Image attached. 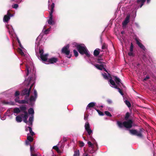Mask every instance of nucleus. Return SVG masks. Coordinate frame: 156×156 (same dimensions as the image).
<instances>
[{
	"instance_id": "obj_53",
	"label": "nucleus",
	"mask_w": 156,
	"mask_h": 156,
	"mask_svg": "<svg viewBox=\"0 0 156 156\" xmlns=\"http://www.w3.org/2000/svg\"><path fill=\"white\" fill-rule=\"evenodd\" d=\"M30 146V150L31 152L33 151L34 150V148L32 147L31 145Z\"/></svg>"
},
{
	"instance_id": "obj_46",
	"label": "nucleus",
	"mask_w": 156,
	"mask_h": 156,
	"mask_svg": "<svg viewBox=\"0 0 156 156\" xmlns=\"http://www.w3.org/2000/svg\"><path fill=\"white\" fill-rule=\"evenodd\" d=\"M16 98L15 99V101L16 102H17L19 103V101H20L19 99V98L18 96L16 97Z\"/></svg>"
},
{
	"instance_id": "obj_56",
	"label": "nucleus",
	"mask_w": 156,
	"mask_h": 156,
	"mask_svg": "<svg viewBox=\"0 0 156 156\" xmlns=\"http://www.w3.org/2000/svg\"><path fill=\"white\" fill-rule=\"evenodd\" d=\"M98 63H99V64H102V63H104V62H101V61H99V59H98Z\"/></svg>"
},
{
	"instance_id": "obj_6",
	"label": "nucleus",
	"mask_w": 156,
	"mask_h": 156,
	"mask_svg": "<svg viewBox=\"0 0 156 156\" xmlns=\"http://www.w3.org/2000/svg\"><path fill=\"white\" fill-rule=\"evenodd\" d=\"M77 49L80 54L82 55L85 54L88 57H90V55L88 50L85 46H83L82 44L78 45Z\"/></svg>"
},
{
	"instance_id": "obj_4",
	"label": "nucleus",
	"mask_w": 156,
	"mask_h": 156,
	"mask_svg": "<svg viewBox=\"0 0 156 156\" xmlns=\"http://www.w3.org/2000/svg\"><path fill=\"white\" fill-rule=\"evenodd\" d=\"M133 121L131 119H129L122 122L120 121H117V124L119 127L122 128L124 127L127 129H130L132 127Z\"/></svg>"
},
{
	"instance_id": "obj_51",
	"label": "nucleus",
	"mask_w": 156,
	"mask_h": 156,
	"mask_svg": "<svg viewBox=\"0 0 156 156\" xmlns=\"http://www.w3.org/2000/svg\"><path fill=\"white\" fill-rule=\"evenodd\" d=\"M88 115H85L84 116V119L85 120H87V119Z\"/></svg>"
},
{
	"instance_id": "obj_30",
	"label": "nucleus",
	"mask_w": 156,
	"mask_h": 156,
	"mask_svg": "<svg viewBox=\"0 0 156 156\" xmlns=\"http://www.w3.org/2000/svg\"><path fill=\"white\" fill-rule=\"evenodd\" d=\"M130 116V114L129 112H127L126 114V115L125 116L124 119L126 120H128V119Z\"/></svg>"
},
{
	"instance_id": "obj_50",
	"label": "nucleus",
	"mask_w": 156,
	"mask_h": 156,
	"mask_svg": "<svg viewBox=\"0 0 156 156\" xmlns=\"http://www.w3.org/2000/svg\"><path fill=\"white\" fill-rule=\"evenodd\" d=\"M107 101L108 104H111L112 102V100L110 99L107 100Z\"/></svg>"
},
{
	"instance_id": "obj_26",
	"label": "nucleus",
	"mask_w": 156,
	"mask_h": 156,
	"mask_svg": "<svg viewBox=\"0 0 156 156\" xmlns=\"http://www.w3.org/2000/svg\"><path fill=\"white\" fill-rule=\"evenodd\" d=\"M94 66L98 69L100 70H102L103 69V65L102 64L99 65L98 64H95Z\"/></svg>"
},
{
	"instance_id": "obj_42",
	"label": "nucleus",
	"mask_w": 156,
	"mask_h": 156,
	"mask_svg": "<svg viewBox=\"0 0 156 156\" xmlns=\"http://www.w3.org/2000/svg\"><path fill=\"white\" fill-rule=\"evenodd\" d=\"M79 144L80 147H83L84 146V144L82 141H79Z\"/></svg>"
},
{
	"instance_id": "obj_37",
	"label": "nucleus",
	"mask_w": 156,
	"mask_h": 156,
	"mask_svg": "<svg viewBox=\"0 0 156 156\" xmlns=\"http://www.w3.org/2000/svg\"><path fill=\"white\" fill-rule=\"evenodd\" d=\"M109 82L113 86L115 85V83L114 80H113L112 79L109 80Z\"/></svg>"
},
{
	"instance_id": "obj_1",
	"label": "nucleus",
	"mask_w": 156,
	"mask_h": 156,
	"mask_svg": "<svg viewBox=\"0 0 156 156\" xmlns=\"http://www.w3.org/2000/svg\"><path fill=\"white\" fill-rule=\"evenodd\" d=\"M26 70L27 72L26 73L27 76H28L29 74H32V76L28 78L27 80H25V83H27V85L31 84L30 88L28 90L25 89L23 90L22 94L23 95H26L25 99L29 98L31 89L35 83L34 77L35 76V70L34 66H31V69L27 65H26Z\"/></svg>"
},
{
	"instance_id": "obj_38",
	"label": "nucleus",
	"mask_w": 156,
	"mask_h": 156,
	"mask_svg": "<svg viewBox=\"0 0 156 156\" xmlns=\"http://www.w3.org/2000/svg\"><path fill=\"white\" fill-rule=\"evenodd\" d=\"M102 75L103 77L106 79H108V76L107 75V74L106 73H104L102 74Z\"/></svg>"
},
{
	"instance_id": "obj_15",
	"label": "nucleus",
	"mask_w": 156,
	"mask_h": 156,
	"mask_svg": "<svg viewBox=\"0 0 156 156\" xmlns=\"http://www.w3.org/2000/svg\"><path fill=\"white\" fill-rule=\"evenodd\" d=\"M135 40L136 41V43L139 46V47L141 49L143 50L144 51H146L147 49L145 48V46L141 43L139 42L138 39H136Z\"/></svg>"
},
{
	"instance_id": "obj_59",
	"label": "nucleus",
	"mask_w": 156,
	"mask_h": 156,
	"mask_svg": "<svg viewBox=\"0 0 156 156\" xmlns=\"http://www.w3.org/2000/svg\"><path fill=\"white\" fill-rule=\"evenodd\" d=\"M1 119L2 120H4L5 119V118L4 117H1Z\"/></svg>"
},
{
	"instance_id": "obj_35",
	"label": "nucleus",
	"mask_w": 156,
	"mask_h": 156,
	"mask_svg": "<svg viewBox=\"0 0 156 156\" xmlns=\"http://www.w3.org/2000/svg\"><path fill=\"white\" fill-rule=\"evenodd\" d=\"M107 45L105 43H104L103 44L101 48L102 49H105L107 48Z\"/></svg>"
},
{
	"instance_id": "obj_49",
	"label": "nucleus",
	"mask_w": 156,
	"mask_h": 156,
	"mask_svg": "<svg viewBox=\"0 0 156 156\" xmlns=\"http://www.w3.org/2000/svg\"><path fill=\"white\" fill-rule=\"evenodd\" d=\"M81 44H78L76 43H74L73 44V45L76 47V49H77V47L78 45H80Z\"/></svg>"
},
{
	"instance_id": "obj_29",
	"label": "nucleus",
	"mask_w": 156,
	"mask_h": 156,
	"mask_svg": "<svg viewBox=\"0 0 156 156\" xmlns=\"http://www.w3.org/2000/svg\"><path fill=\"white\" fill-rule=\"evenodd\" d=\"M86 131L87 132L89 136H90L91 134L92 133V131L90 129H88L86 130Z\"/></svg>"
},
{
	"instance_id": "obj_55",
	"label": "nucleus",
	"mask_w": 156,
	"mask_h": 156,
	"mask_svg": "<svg viewBox=\"0 0 156 156\" xmlns=\"http://www.w3.org/2000/svg\"><path fill=\"white\" fill-rule=\"evenodd\" d=\"M88 154H87L86 153V152H85L83 154V156H88Z\"/></svg>"
},
{
	"instance_id": "obj_25",
	"label": "nucleus",
	"mask_w": 156,
	"mask_h": 156,
	"mask_svg": "<svg viewBox=\"0 0 156 156\" xmlns=\"http://www.w3.org/2000/svg\"><path fill=\"white\" fill-rule=\"evenodd\" d=\"M20 112V108H15L13 109V113L15 115H15V114H17Z\"/></svg>"
},
{
	"instance_id": "obj_8",
	"label": "nucleus",
	"mask_w": 156,
	"mask_h": 156,
	"mask_svg": "<svg viewBox=\"0 0 156 156\" xmlns=\"http://www.w3.org/2000/svg\"><path fill=\"white\" fill-rule=\"evenodd\" d=\"M50 31V28H48L46 30H44L43 29L42 30V32L40 34V35L37 38L36 40V41L35 42V46H37V45H38V46L39 47L40 46V42L41 41V39L43 36V34L44 33L45 34H47Z\"/></svg>"
},
{
	"instance_id": "obj_24",
	"label": "nucleus",
	"mask_w": 156,
	"mask_h": 156,
	"mask_svg": "<svg viewBox=\"0 0 156 156\" xmlns=\"http://www.w3.org/2000/svg\"><path fill=\"white\" fill-rule=\"evenodd\" d=\"M114 77L115 78V81L118 85H119L120 83L122 84V83L121 82V80L119 78L115 76H114Z\"/></svg>"
},
{
	"instance_id": "obj_64",
	"label": "nucleus",
	"mask_w": 156,
	"mask_h": 156,
	"mask_svg": "<svg viewBox=\"0 0 156 156\" xmlns=\"http://www.w3.org/2000/svg\"><path fill=\"white\" fill-rule=\"evenodd\" d=\"M121 34H124V31H122V32H121Z\"/></svg>"
},
{
	"instance_id": "obj_36",
	"label": "nucleus",
	"mask_w": 156,
	"mask_h": 156,
	"mask_svg": "<svg viewBox=\"0 0 156 156\" xmlns=\"http://www.w3.org/2000/svg\"><path fill=\"white\" fill-rule=\"evenodd\" d=\"M95 109L96 110V111L98 112V114L100 115H101V116H103L104 115V114L103 112H102L100 111V110H98V109Z\"/></svg>"
},
{
	"instance_id": "obj_11",
	"label": "nucleus",
	"mask_w": 156,
	"mask_h": 156,
	"mask_svg": "<svg viewBox=\"0 0 156 156\" xmlns=\"http://www.w3.org/2000/svg\"><path fill=\"white\" fill-rule=\"evenodd\" d=\"M69 45L67 44L64 46L62 50V53L66 55V56L68 58H70L72 56V54L70 53V51L69 50Z\"/></svg>"
},
{
	"instance_id": "obj_58",
	"label": "nucleus",
	"mask_w": 156,
	"mask_h": 156,
	"mask_svg": "<svg viewBox=\"0 0 156 156\" xmlns=\"http://www.w3.org/2000/svg\"><path fill=\"white\" fill-rule=\"evenodd\" d=\"M26 144L27 145H28L30 144L29 143V141L27 140L26 142Z\"/></svg>"
},
{
	"instance_id": "obj_62",
	"label": "nucleus",
	"mask_w": 156,
	"mask_h": 156,
	"mask_svg": "<svg viewBox=\"0 0 156 156\" xmlns=\"http://www.w3.org/2000/svg\"><path fill=\"white\" fill-rule=\"evenodd\" d=\"M63 140L65 141H66V138H63Z\"/></svg>"
},
{
	"instance_id": "obj_14",
	"label": "nucleus",
	"mask_w": 156,
	"mask_h": 156,
	"mask_svg": "<svg viewBox=\"0 0 156 156\" xmlns=\"http://www.w3.org/2000/svg\"><path fill=\"white\" fill-rule=\"evenodd\" d=\"M135 40L136 41V43L139 46V47L141 49L143 50L144 51H146L147 49L145 48V46L141 43L139 42L138 39H136Z\"/></svg>"
},
{
	"instance_id": "obj_31",
	"label": "nucleus",
	"mask_w": 156,
	"mask_h": 156,
	"mask_svg": "<svg viewBox=\"0 0 156 156\" xmlns=\"http://www.w3.org/2000/svg\"><path fill=\"white\" fill-rule=\"evenodd\" d=\"M125 102L126 105L129 108L130 107H131V104L129 101L127 100H126Z\"/></svg>"
},
{
	"instance_id": "obj_52",
	"label": "nucleus",
	"mask_w": 156,
	"mask_h": 156,
	"mask_svg": "<svg viewBox=\"0 0 156 156\" xmlns=\"http://www.w3.org/2000/svg\"><path fill=\"white\" fill-rule=\"evenodd\" d=\"M93 147L92 148V150H90V151H88V152L90 153H93L94 152V151L93 149Z\"/></svg>"
},
{
	"instance_id": "obj_23",
	"label": "nucleus",
	"mask_w": 156,
	"mask_h": 156,
	"mask_svg": "<svg viewBox=\"0 0 156 156\" xmlns=\"http://www.w3.org/2000/svg\"><path fill=\"white\" fill-rule=\"evenodd\" d=\"M28 126L27 127H26V131H27L28 129H29V131L30 134L32 136H34L35 134L32 131V129L31 128V127L30 126Z\"/></svg>"
},
{
	"instance_id": "obj_21",
	"label": "nucleus",
	"mask_w": 156,
	"mask_h": 156,
	"mask_svg": "<svg viewBox=\"0 0 156 156\" xmlns=\"http://www.w3.org/2000/svg\"><path fill=\"white\" fill-rule=\"evenodd\" d=\"M102 51L99 48H96L94 51V55L95 56H97L99 55L100 51Z\"/></svg>"
},
{
	"instance_id": "obj_5",
	"label": "nucleus",
	"mask_w": 156,
	"mask_h": 156,
	"mask_svg": "<svg viewBox=\"0 0 156 156\" xmlns=\"http://www.w3.org/2000/svg\"><path fill=\"white\" fill-rule=\"evenodd\" d=\"M34 96H31L29 99L28 98L26 99L25 98V100H20L19 101V104H25L28 103L29 101L31 104H32L33 102H35L37 97V91L36 90H34Z\"/></svg>"
},
{
	"instance_id": "obj_41",
	"label": "nucleus",
	"mask_w": 156,
	"mask_h": 156,
	"mask_svg": "<svg viewBox=\"0 0 156 156\" xmlns=\"http://www.w3.org/2000/svg\"><path fill=\"white\" fill-rule=\"evenodd\" d=\"M12 7L13 8L17 9L18 7V5L17 4H15L12 5Z\"/></svg>"
},
{
	"instance_id": "obj_13",
	"label": "nucleus",
	"mask_w": 156,
	"mask_h": 156,
	"mask_svg": "<svg viewBox=\"0 0 156 156\" xmlns=\"http://www.w3.org/2000/svg\"><path fill=\"white\" fill-rule=\"evenodd\" d=\"M9 13V11H8L7 14L5 15L3 18V21L4 23H7L10 20V17L12 16Z\"/></svg>"
},
{
	"instance_id": "obj_47",
	"label": "nucleus",
	"mask_w": 156,
	"mask_h": 156,
	"mask_svg": "<svg viewBox=\"0 0 156 156\" xmlns=\"http://www.w3.org/2000/svg\"><path fill=\"white\" fill-rule=\"evenodd\" d=\"M118 91L119 92V93L122 95H124V94L122 92L120 88H119L118 89Z\"/></svg>"
},
{
	"instance_id": "obj_2",
	"label": "nucleus",
	"mask_w": 156,
	"mask_h": 156,
	"mask_svg": "<svg viewBox=\"0 0 156 156\" xmlns=\"http://www.w3.org/2000/svg\"><path fill=\"white\" fill-rule=\"evenodd\" d=\"M35 50L36 55L38 58L41 60L45 64L54 63L58 61L57 58L55 57L48 59V54H44L43 48L42 47H39L38 45L35 47Z\"/></svg>"
},
{
	"instance_id": "obj_7",
	"label": "nucleus",
	"mask_w": 156,
	"mask_h": 156,
	"mask_svg": "<svg viewBox=\"0 0 156 156\" xmlns=\"http://www.w3.org/2000/svg\"><path fill=\"white\" fill-rule=\"evenodd\" d=\"M17 41L20 47L21 48H18V52L22 56L24 57V59H26L27 58L29 59L30 57L28 56V55L27 54L24 53H26L27 51L22 46L20 40L18 38H17Z\"/></svg>"
},
{
	"instance_id": "obj_19",
	"label": "nucleus",
	"mask_w": 156,
	"mask_h": 156,
	"mask_svg": "<svg viewBox=\"0 0 156 156\" xmlns=\"http://www.w3.org/2000/svg\"><path fill=\"white\" fill-rule=\"evenodd\" d=\"M95 105V103L94 102H92L89 103L87 105L86 108V109L88 110L89 109L91 110V108L93 107Z\"/></svg>"
},
{
	"instance_id": "obj_40",
	"label": "nucleus",
	"mask_w": 156,
	"mask_h": 156,
	"mask_svg": "<svg viewBox=\"0 0 156 156\" xmlns=\"http://www.w3.org/2000/svg\"><path fill=\"white\" fill-rule=\"evenodd\" d=\"M58 145L53 147V149L55 150L57 152H58Z\"/></svg>"
},
{
	"instance_id": "obj_48",
	"label": "nucleus",
	"mask_w": 156,
	"mask_h": 156,
	"mask_svg": "<svg viewBox=\"0 0 156 156\" xmlns=\"http://www.w3.org/2000/svg\"><path fill=\"white\" fill-rule=\"evenodd\" d=\"M150 78V77L149 76H147L144 79L143 81H145L149 79Z\"/></svg>"
},
{
	"instance_id": "obj_57",
	"label": "nucleus",
	"mask_w": 156,
	"mask_h": 156,
	"mask_svg": "<svg viewBox=\"0 0 156 156\" xmlns=\"http://www.w3.org/2000/svg\"><path fill=\"white\" fill-rule=\"evenodd\" d=\"M31 156H37V155L36 154H33L32 153H31Z\"/></svg>"
},
{
	"instance_id": "obj_20",
	"label": "nucleus",
	"mask_w": 156,
	"mask_h": 156,
	"mask_svg": "<svg viewBox=\"0 0 156 156\" xmlns=\"http://www.w3.org/2000/svg\"><path fill=\"white\" fill-rule=\"evenodd\" d=\"M146 0H137L136 1L137 3L139 5V6L141 8L144 5Z\"/></svg>"
},
{
	"instance_id": "obj_16",
	"label": "nucleus",
	"mask_w": 156,
	"mask_h": 156,
	"mask_svg": "<svg viewBox=\"0 0 156 156\" xmlns=\"http://www.w3.org/2000/svg\"><path fill=\"white\" fill-rule=\"evenodd\" d=\"M135 40L136 41V43L139 46V47L141 49L143 50L144 51H146L147 49L145 48V46L141 43L139 42L138 39H136Z\"/></svg>"
},
{
	"instance_id": "obj_12",
	"label": "nucleus",
	"mask_w": 156,
	"mask_h": 156,
	"mask_svg": "<svg viewBox=\"0 0 156 156\" xmlns=\"http://www.w3.org/2000/svg\"><path fill=\"white\" fill-rule=\"evenodd\" d=\"M20 111L23 112L24 113L23 117V122L26 123H28L27 119L28 117V115L27 112L26 111L27 107L25 106H21L20 107Z\"/></svg>"
},
{
	"instance_id": "obj_39",
	"label": "nucleus",
	"mask_w": 156,
	"mask_h": 156,
	"mask_svg": "<svg viewBox=\"0 0 156 156\" xmlns=\"http://www.w3.org/2000/svg\"><path fill=\"white\" fill-rule=\"evenodd\" d=\"M128 55L129 56L131 57H134V54L133 53L132 51H130L128 53Z\"/></svg>"
},
{
	"instance_id": "obj_34",
	"label": "nucleus",
	"mask_w": 156,
	"mask_h": 156,
	"mask_svg": "<svg viewBox=\"0 0 156 156\" xmlns=\"http://www.w3.org/2000/svg\"><path fill=\"white\" fill-rule=\"evenodd\" d=\"M73 53L74 54V55H75V56L76 57H77L78 56V55H79L78 53V52L75 49L74 50H73Z\"/></svg>"
},
{
	"instance_id": "obj_18",
	"label": "nucleus",
	"mask_w": 156,
	"mask_h": 156,
	"mask_svg": "<svg viewBox=\"0 0 156 156\" xmlns=\"http://www.w3.org/2000/svg\"><path fill=\"white\" fill-rule=\"evenodd\" d=\"M129 17L130 16H128L126 17L125 19L122 23L123 26H126L129 22Z\"/></svg>"
},
{
	"instance_id": "obj_44",
	"label": "nucleus",
	"mask_w": 156,
	"mask_h": 156,
	"mask_svg": "<svg viewBox=\"0 0 156 156\" xmlns=\"http://www.w3.org/2000/svg\"><path fill=\"white\" fill-rule=\"evenodd\" d=\"M87 144L88 145H89V147L93 148V144L90 141H88L87 142Z\"/></svg>"
},
{
	"instance_id": "obj_63",
	"label": "nucleus",
	"mask_w": 156,
	"mask_h": 156,
	"mask_svg": "<svg viewBox=\"0 0 156 156\" xmlns=\"http://www.w3.org/2000/svg\"><path fill=\"white\" fill-rule=\"evenodd\" d=\"M62 152L59 150V155L60 154L62 153Z\"/></svg>"
},
{
	"instance_id": "obj_3",
	"label": "nucleus",
	"mask_w": 156,
	"mask_h": 156,
	"mask_svg": "<svg viewBox=\"0 0 156 156\" xmlns=\"http://www.w3.org/2000/svg\"><path fill=\"white\" fill-rule=\"evenodd\" d=\"M51 0H48V8L49 10H50L49 12V19L47 22L50 25H53L55 24V22L53 20V13L54 11V8L55 7L54 3H52L51 5Z\"/></svg>"
},
{
	"instance_id": "obj_60",
	"label": "nucleus",
	"mask_w": 156,
	"mask_h": 156,
	"mask_svg": "<svg viewBox=\"0 0 156 156\" xmlns=\"http://www.w3.org/2000/svg\"><path fill=\"white\" fill-rule=\"evenodd\" d=\"M103 69H104V70L105 71V72H108L107 71V70H106L105 68H104L103 67Z\"/></svg>"
},
{
	"instance_id": "obj_43",
	"label": "nucleus",
	"mask_w": 156,
	"mask_h": 156,
	"mask_svg": "<svg viewBox=\"0 0 156 156\" xmlns=\"http://www.w3.org/2000/svg\"><path fill=\"white\" fill-rule=\"evenodd\" d=\"M133 45L132 43H131L130 45V51H133Z\"/></svg>"
},
{
	"instance_id": "obj_54",
	"label": "nucleus",
	"mask_w": 156,
	"mask_h": 156,
	"mask_svg": "<svg viewBox=\"0 0 156 156\" xmlns=\"http://www.w3.org/2000/svg\"><path fill=\"white\" fill-rule=\"evenodd\" d=\"M114 87L117 89H118L119 88L118 87V86L115 84V85H114Z\"/></svg>"
},
{
	"instance_id": "obj_10",
	"label": "nucleus",
	"mask_w": 156,
	"mask_h": 156,
	"mask_svg": "<svg viewBox=\"0 0 156 156\" xmlns=\"http://www.w3.org/2000/svg\"><path fill=\"white\" fill-rule=\"evenodd\" d=\"M144 131L143 128H140L139 129V131H138L137 130L135 129H129V133L133 135H136L139 137L142 138L143 137L142 133Z\"/></svg>"
},
{
	"instance_id": "obj_45",
	"label": "nucleus",
	"mask_w": 156,
	"mask_h": 156,
	"mask_svg": "<svg viewBox=\"0 0 156 156\" xmlns=\"http://www.w3.org/2000/svg\"><path fill=\"white\" fill-rule=\"evenodd\" d=\"M20 94V92L18 91H16L15 92V97H17Z\"/></svg>"
},
{
	"instance_id": "obj_17",
	"label": "nucleus",
	"mask_w": 156,
	"mask_h": 156,
	"mask_svg": "<svg viewBox=\"0 0 156 156\" xmlns=\"http://www.w3.org/2000/svg\"><path fill=\"white\" fill-rule=\"evenodd\" d=\"M23 114H21L20 115L16 116V119L18 122H20L22 121V119H23Z\"/></svg>"
},
{
	"instance_id": "obj_33",
	"label": "nucleus",
	"mask_w": 156,
	"mask_h": 156,
	"mask_svg": "<svg viewBox=\"0 0 156 156\" xmlns=\"http://www.w3.org/2000/svg\"><path fill=\"white\" fill-rule=\"evenodd\" d=\"M105 114L108 116L109 117H112V115L110 113V112L107 111H105Z\"/></svg>"
},
{
	"instance_id": "obj_27",
	"label": "nucleus",
	"mask_w": 156,
	"mask_h": 156,
	"mask_svg": "<svg viewBox=\"0 0 156 156\" xmlns=\"http://www.w3.org/2000/svg\"><path fill=\"white\" fill-rule=\"evenodd\" d=\"M84 127L85 130L90 129V126L88 122L85 123Z\"/></svg>"
},
{
	"instance_id": "obj_61",
	"label": "nucleus",
	"mask_w": 156,
	"mask_h": 156,
	"mask_svg": "<svg viewBox=\"0 0 156 156\" xmlns=\"http://www.w3.org/2000/svg\"><path fill=\"white\" fill-rule=\"evenodd\" d=\"M150 1V0H147V3H149Z\"/></svg>"
},
{
	"instance_id": "obj_9",
	"label": "nucleus",
	"mask_w": 156,
	"mask_h": 156,
	"mask_svg": "<svg viewBox=\"0 0 156 156\" xmlns=\"http://www.w3.org/2000/svg\"><path fill=\"white\" fill-rule=\"evenodd\" d=\"M28 113L30 115L28 123H27L28 126H31L33 125V122L34 120V111L32 108H30L28 110Z\"/></svg>"
},
{
	"instance_id": "obj_22",
	"label": "nucleus",
	"mask_w": 156,
	"mask_h": 156,
	"mask_svg": "<svg viewBox=\"0 0 156 156\" xmlns=\"http://www.w3.org/2000/svg\"><path fill=\"white\" fill-rule=\"evenodd\" d=\"M6 27L8 29V31L10 34H12L13 33V29L11 26H6Z\"/></svg>"
},
{
	"instance_id": "obj_32",
	"label": "nucleus",
	"mask_w": 156,
	"mask_h": 156,
	"mask_svg": "<svg viewBox=\"0 0 156 156\" xmlns=\"http://www.w3.org/2000/svg\"><path fill=\"white\" fill-rule=\"evenodd\" d=\"M33 137L30 136H27V141H29L30 142H32L33 140Z\"/></svg>"
},
{
	"instance_id": "obj_28",
	"label": "nucleus",
	"mask_w": 156,
	"mask_h": 156,
	"mask_svg": "<svg viewBox=\"0 0 156 156\" xmlns=\"http://www.w3.org/2000/svg\"><path fill=\"white\" fill-rule=\"evenodd\" d=\"M74 154L73 156H79L80 152L78 150H76L74 151Z\"/></svg>"
}]
</instances>
